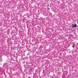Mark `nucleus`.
<instances>
[{
	"mask_svg": "<svg viewBox=\"0 0 78 78\" xmlns=\"http://www.w3.org/2000/svg\"><path fill=\"white\" fill-rule=\"evenodd\" d=\"M73 28H76V24H75L74 26L73 25Z\"/></svg>",
	"mask_w": 78,
	"mask_h": 78,
	"instance_id": "nucleus-1",
	"label": "nucleus"
},
{
	"mask_svg": "<svg viewBox=\"0 0 78 78\" xmlns=\"http://www.w3.org/2000/svg\"><path fill=\"white\" fill-rule=\"evenodd\" d=\"M48 9L49 10H50V8H48Z\"/></svg>",
	"mask_w": 78,
	"mask_h": 78,
	"instance_id": "nucleus-2",
	"label": "nucleus"
}]
</instances>
